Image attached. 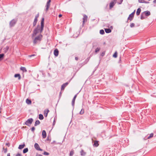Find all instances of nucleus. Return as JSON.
I'll return each instance as SVG.
<instances>
[{
    "label": "nucleus",
    "mask_w": 156,
    "mask_h": 156,
    "mask_svg": "<svg viewBox=\"0 0 156 156\" xmlns=\"http://www.w3.org/2000/svg\"><path fill=\"white\" fill-rule=\"evenodd\" d=\"M105 31L106 33H109L111 32V30L109 28H106L105 29Z\"/></svg>",
    "instance_id": "nucleus-19"
},
{
    "label": "nucleus",
    "mask_w": 156,
    "mask_h": 156,
    "mask_svg": "<svg viewBox=\"0 0 156 156\" xmlns=\"http://www.w3.org/2000/svg\"><path fill=\"white\" fill-rule=\"evenodd\" d=\"M26 102L28 105H30V104H31V101L30 100L28 99H27L26 100Z\"/></svg>",
    "instance_id": "nucleus-22"
},
{
    "label": "nucleus",
    "mask_w": 156,
    "mask_h": 156,
    "mask_svg": "<svg viewBox=\"0 0 156 156\" xmlns=\"http://www.w3.org/2000/svg\"><path fill=\"white\" fill-rule=\"evenodd\" d=\"M44 18H42L41 22V27H40V25H38L37 27L35 28L34 30L33 33L32 35V37L36 35V34L39 32V31H40V33H41L42 32L44 27Z\"/></svg>",
    "instance_id": "nucleus-1"
},
{
    "label": "nucleus",
    "mask_w": 156,
    "mask_h": 156,
    "mask_svg": "<svg viewBox=\"0 0 156 156\" xmlns=\"http://www.w3.org/2000/svg\"><path fill=\"white\" fill-rule=\"evenodd\" d=\"M69 82H66V83H64L63 84L61 87V90H63L69 84Z\"/></svg>",
    "instance_id": "nucleus-8"
},
{
    "label": "nucleus",
    "mask_w": 156,
    "mask_h": 156,
    "mask_svg": "<svg viewBox=\"0 0 156 156\" xmlns=\"http://www.w3.org/2000/svg\"><path fill=\"white\" fill-rule=\"evenodd\" d=\"M17 22V20L15 19H13L9 23V26L10 27H12L14 26L16 24Z\"/></svg>",
    "instance_id": "nucleus-4"
},
{
    "label": "nucleus",
    "mask_w": 156,
    "mask_h": 156,
    "mask_svg": "<svg viewBox=\"0 0 156 156\" xmlns=\"http://www.w3.org/2000/svg\"><path fill=\"white\" fill-rule=\"evenodd\" d=\"M40 123V122L39 120H36L35 122L34 126H36L37 125H39Z\"/></svg>",
    "instance_id": "nucleus-21"
},
{
    "label": "nucleus",
    "mask_w": 156,
    "mask_h": 156,
    "mask_svg": "<svg viewBox=\"0 0 156 156\" xmlns=\"http://www.w3.org/2000/svg\"><path fill=\"white\" fill-rule=\"evenodd\" d=\"M25 144H23L22 145H19L18 148L19 149H21L23 148H24V147H25Z\"/></svg>",
    "instance_id": "nucleus-23"
},
{
    "label": "nucleus",
    "mask_w": 156,
    "mask_h": 156,
    "mask_svg": "<svg viewBox=\"0 0 156 156\" xmlns=\"http://www.w3.org/2000/svg\"><path fill=\"white\" fill-rule=\"evenodd\" d=\"M141 11V9L140 8H138L137 9L136 12V14L137 16H138L140 14V13Z\"/></svg>",
    "instance_id": "nucleus-17"
},
{
    "label": "nucleus",
    "mask_w": 156,
    "mask_h": 156,
    "mask_svg": "<svg viewBox=\"0 0 156 156\" xmlns=\"http://www.w3.org/2000/svg\"><path fill=\"white\" fill-rule=\"evenodd\" d=\"M7 156H10V154L9 153L7 154Z\"/></svg>",
    "instance_id": "nucleus-53"
},
{
    "label": "nucleus",
    "mask_w": 156,
    "mask_h": 156,
    "mask_svg": "<svg viewBox=\"0 0 156 156\" xmlns=\"http://www.w3.org/2000/svg\"><path fill=\"white\" fill-rule=\"evenodd\" d=\"M35 128L34 127H33L31 128V131L33 132H34V130H35Z\"/></svg>",
    "instance_id": "nucleus-39"
},
{
    "label": "nucleus",
    "mask_w": 156,
    "mask_h": 156,
    "mask_svg": "<svg viewBox=\"0 0 156 156\" xmlns=\"http://www.w3.org/2000/svg\"><path fill=\"white\" fill-rule=\"evenodd\" d=\"M84 112V110L83 109H82L81 110L80 112V115H83Z\"/></svg>",
    "instance_id": "nucleus-29"
},
{
    "label": "nucleus",
    "mask_w": 156,
    "mask_h": 156,
    "mask_svg": "<svg viewBox=\"0 0 156 156\" xmlns=\"http://www.w3.org/2000/svg\"><path fill=\"white\" fill-rule=\"evenodd\" d=\"M51 2V0H48V1L47 2V3H50Z\"/></svg>",
    "instance_id": "nucleus-50"
},
{
    "label": "nucleus",
    "mask_w": 156,
    "mask_h": 156,
    "mask_svg": "<svg viewBox=\"0 0 156 156\" xmlns=\"http://www.w3.org/2000/svg\"><path fill=\"white\" fill-rule=\"evenodd\" d=\"M154 3H156V0H154L153 2Z\"/></svg>",
    "instance_id": "nucleus-52"
},
{
    "label": "nucleus",
    "mask_w": 156,
    "mask_h": 156,
    "mask_svg": "<svg viewBox=\"0 0 156 156\" xmlns=\"http://www.w3.org/2000/svg\"><path fill=\"white\" fill-rule=\"evenodd\" d=\"M135 26V24L134 23H131V24H130V27H134Z\"/></svg>",
    "instance_id": "nucleus-38"
},
{
    "label": "nucleus",
    "mask_w": 156,
    "mask_h": 156,
    "mask_svg": "<svg viewBox=\"0 0 156 156\" xmlns=\"http://www.w3.org/2000/svg\"><path fill=\"white\" fill-rule=\"evenodd\" d=\"M34 56H35V55L34 54H33V55H28V57H31Z\"/></svg>",
    "instance_id": "nucleus-43"
},
{
    "label": "nucleus",
    "mask_w": 156,
    "mask_h": 156,
    "mask_svg": "<svg viewBox=\"0 0 156 156\" xmlns=\"http://www.w3.org/2000/svg\"><path fill=\"white\" fill-rule=\"evenodd\" d=\"M3 149L4 151V153H6L7 152V148H4V147H3Z\"/></svg>",
    "instance_id": "nucleus-35"
},
{
    "label": "nucleus",
    "mask_w": 156,
    "mask_h": 156,
    "mask_svg": "<svg viewBox=\"0 0 156 156\" xmlns=\"http://www.w3.org/2000/svg\"><path fill=\"white\" fill-rule=\"evenodd\" d=\"M113 57L116 58L117 56V52H115L113 55Z\"/></svg>",
    "instance_id": "nucleus-33"
},
{
    "label": "nucleus",
    "mask_w": 156,
    "mask_h": 156,
    "mask_svg": "<svg viewBox=\"0 0 156 156\" xmlns=\"http://www.w3.org/2000/svg\"><path fill=\"white\" fill-rule=\"evenodd\" d=\"M37 23V22L34 21L33 23V25L34 27L36 25Z\"/></svg>",
    "instance_id": "nucleus-40"
},
{
    "label": "nucleus",
    "mask_w": 156,
    "mask_h": 156,
    "mask_svg": "<svg viewBox=\"0 0 156 156\" xmlns=\"http://www.w3.org/2000/svg\"><path fill=\"white\" fill-rule=\"evenodd\" d=\"M100 33L101 34H105V32L103 30H101L100 31Z\"/></svg>",
    "instance_id": "nucleus-30"
},
{
    "label": "nucleus",
    "mask_w": 156,
    "mask_h": 156,
    "mask_svg": "<svg viewBox=\"0 0 156 156\" xmlns=\"http://www.w3.org/2000/svg\"><path fill=\"white\" fill-rule=\"evenodd\" d=\"M58 49H56L54 51V55L55 56H57L58 54Z\"/></svg>",
    "instance_id": "nucleus-11"
},
{
    "label": "nucleus",
    "mask_w": 156,
    "mask_h": 156,
    "mask_svg": "<svg viewBox=\"0 0 156 156\" xmlns=\"http://www.w3.org/2000/svg\"><path fill=\"white\" fill-rule=\"evenodd\" d=\"M16 156H22V155L20 154V153H18L16 155Z\"/></svg>",
    "instance_id": "nucleus-42"
},
{
    "label": "nucleus",
    "mask_w": 156,
    "mask_h": 156,
    "mask_svg": "<svg viewBox=\"0 0 156 156\" xmlns=\"http://www.w3.org/2000/svg\"><path fill=\"white\" fill-rule=\"evenodd\" d=\"M6 48H7V49L8 50L9 48V47H7Z\"/></svg>",
    "instance_id": "nucleus-55"
},
{
    "label": "nucleus",
    "mask_w": 156,
    "mask_h": 156,
    "mask_svg": "<svg viewBox=\"0 0 156 156\" xmlns=\"http://www.w3.org/2000/svg\"><path fill=\"white\" fill-rule=\"evenodd\" d=\"M144 3H149V2H147L146 1H144Z\"/></svg>",
    "instance_id": "nucleus-48"
},
{
    "label": "nucleus",
    "mask_w": 156,
    "mask_h": 156,
    "mask_svg": "<svg viewBox=\"0 0 156 156\" xmlns=\"http://www.w3.org/2000/svg\"><path fill=\"white\" fill-rule=\"evenodd\" d=\"M87 19V16L86 15H83V26L85 22H86Z\"/></svg>",
    "instance_id": "nucleus-7"
},
{
    "label": "nucleus",
    "mask_w": 156,
    "mask_h": 156,
    "mask_svg": "<svg viewBox=\"0 0 156 156\" xmlns=\"http://www.w3.org/2000/svg\"><path fill=\"white\" fill-rule=\"evenodd\" d=\"M154 134L153 133H151V134H150L149 136L147 137V139H149L150 138L153 137V136Z\"/></svg>",
    "instance_id": "nucleus-28"
},
{
    "label": "nucleus",
    "mask_w": 156,
    "mask_h": 156,
    "mask_svg": "<svg viewBox=\"0 0 156 156\" xmlns=\"http://www.w3.org/2000/svg\"><path fill=\"white\" fill-rule=\"evenodd\" d=\"M99 145L98 141L96 140L94 141L93 145L94 147H97Z\"/></svg>",
    "instance_id": "nucleus-13"
},
{
    "label": "nucleus",
    "mask_w": 156,
    "mask_h": 156,
    "mask_svg": "<svg viewBox=\"0 0 156 156\" xmlns=\"http://www.w3.org/2000/svg\"><path fill=\"white\" fill-rule=\"evenodd\" d=\"M33 121V119L32 118H30L27 119L25 122V124L28 126H30Z\"/></svg>",
    "instance_id": "nucleus-3"
},
{
    "label": "nucleus",
    "mask_w": 156,
    "mask_h": 156,
    "mask_svg": "<svg viewBox=\"0 0 156 156\" xmlns=\"http://www.w3.org/2000/svg\"><path fill=\"white\" fill-rule=\"evenodd\" d=\"M35 148L37 150L39 151H42L43 150L40 148V146L37 143H35L34 145Z\"/></svg>",
    "instance_id": "nucleus-6"
},
{
    "label": "nucleus",
    "mask_w": 156,
    "mask_h": 156,
    "mask_svg": "<svg viewBox=\"0 0 156 156\" xmlns=\"http://www.w3.org/2000/svg\"><path fill=\"white\" fill-rule=\"evenodd\" d=\"M14 77L15 78L18 77V79L20 80L21 79V76L20 74H16L14 75Z\"/></svg>",
    "instance_id": "nucleus-15"
},
{
    "label": "nucleus",
    "mask_w": 156,
    "mask_h": 156,
    "mask_svg": "<svg viewBox=\"0 0 156 156\" xmlns=\"http://www.w3.org/2000/svg\"><path fill=\"white\" fill-rule=\"evenodd\" d=\"M135 11V10L131 14L129 15V16L128 18V20H129L130 21H131L133 20Z\"/></svg>",
    "instance_id": "nucleus-5"
},
{
    "label": "nucleus",
    "mask_w": 156,
    "mask_h": 156,
    "mask_svg": "<svg viewBox=\"0 0 156 156\" xmlns=\"http://www.w3.org/2000/svg\"><path fill=\"white\" fill-rule=\"evenodd\" d=\"M55 120H54L53 123V126H54L55 124Z\"/></svg>",
    "instance_id": "nucleus-45"
},
{
    "label": "nucleus",
    "mask_w": 156,
    "mask_h": 156,
    "mask_svg": "<svg viewBox=\"0 0 156 156\" xmlns=\"http://www.w3.org/2000/svg\"><path fill=\"white\" fill-rule=\"evenodd\" d=\"M74 150H72L70 152L69 155L70 156H72L73 155V154H74Z\"/></svg>",
    "instance_id": "nucleus-26"
},
{
    "label": "nucleus",
    "mask_w": 156,
    "mask_h": 156,
    "mask_svg": "<svg viewBox=\"0 0 156 156\" xmlns=\"http://www.w3.org/2000/svg\"><path fill=\"white\" fill-rule=\"evenodd\" d=\"M39 119L40 120H42L44 119V117L42 115L40 114L39 116Z\"/></svg>",
    "instance_id": "nucleus-24"
},
{
    "label": "nucleus",
    "mask_w": 156,
    "mask_h": 156,
    "mask_svg": "<svg viewBox=\"0 0 156 156\" xmlns=\"http://www.w3.org/2000/svg\"><path fill=\"white\" fill-rule=\"evenodd\" d=\"M28 149L27 148H25L23 151V153L24 154L26 153L28 151Z\"/></svg>",
    "instance_id": "nucleus-25"
},
{
    "label": "nucleus",
    "mask_w": 156,
    "mask_h": 156,
    "mask_svg": "<svg viewBox=\"0 0 156 156\" xmlns=\"http://www.w3.org/2000/svg\"><path fill=\"white\" fill-rule=\"evenodd\" d=\"M143 13L144 14L145 16H149L151 14L150 12V11H144Z\"/></svg>",
    "instance_id": "nucleus-10"
},
{
    "label": "nucleus",
    "mask_w": 156,
    "mask_h": 156,
    "mask_svg": "<svg viewBox=\"0 0 156 156\" xmlns=\"http://www.w3.org/2000/svg\"><path fill=\"white\" fill-rule=\"evenodd\" d=\"M39 17V14H37L35 16V18H37L38 17Z\"/></svg>",
    "instance_id": "nucleus-44"
},
{
    "label": "nucleus",
    "mask_w": 156,
    "mask_h": 156,
    "mask_svg": "<svg viewBox=\"0 0 156 156\" xmlns=\"http://www.w3.org/2000/svg\"><path fill=\"white\" fill-rule=\"evenodd\" d=\"M49 111L48 110L47 111V112H46V111H45L44 112V114L45 115V117H47L48 115V112Z\"/></svg>",
    "instance_id": "nucleus-32"
},
{
    "label": "nucleus",
    "mask_w": 156,
    "mask_h": 156,
    "mask_svg": "<svg viewBox=\"0 0 156 156\" xmlns=\"http://www.w3.org/2000/svg\"><path fill=\"white\" fill-rule=\"evenodd\" d=\"M77 94H76L74 96L73 98V99L72 101V105L73 107V108L74 107V104H75V99H76V97H77Z\"/></svg>",
    "instance_id": "nucleus-9"
},
{
    "label": "nucleus",
    "mask_w": 156,
    "mask_h": 156,
    "mask_svg": "<svg viewBox=\"0 0 156 156\" xmlns=\"http://www.w3.org/2000/svg\"><path fill=\"white\" fill-rule=\"evenodd\" d=\"M138 1L139 3H144L145 1L144 0H138Z\"/></svg>",
    "instance_id": "nucleus-36"
},
{
    "label": "nucleus",
    "mask_w": 156,
    "mask_h": 156,
    "mask_svg": "<svg viewBox=\"0 0 156 156\" xmlns=\"http://www.w3.org/2000/svg\"><path fill=\"white\" fill-rule=\"evenodd\" d=\"M80 154L82 156H84L86 154V152H84L83 150H82L80 152Z\"/></svg>",
    "instance_id": "nucleus-16"
},
{
    "label": "nucleus",
    "mask_w": 156,
    "mask_h": 156,
    "mask_svg": "<svg viewBox=\"0 0 156 156\" xmlns=\"http://www.w3.org/2000/svg\"><path fill=\"white\" fill-rule=\"evenodd\" d=\"M100 48H96V49H95V52L97 53V52H98L100 51Z\"/></svg>",
    "instance_id": "nucleus-34"
},
{
    "label": "nucleus",
    "mask_w": 156,
    "mask_h": 156,
    "mask_svg": "<svg viewBox=\"0 0 156 156\" xmlns=\"http://www.w3.org/2000/svg\"><path fill=\"white\" fill-rule=\"evenodd\" d=\"M20 69L24 72H26L27 71L26 68L25 67H20Z\"/></svg>",
    "instance_id": "nucleus-18"
},
{
    "label": "nucleus",
    "mask_w": 156,
    "mask_h": 156,
    "mask_svg": "<svg viewBox=\"0 0 156 156\" xmlns=\"http://www.w3.org/2000/svg\"><path fill=\"white\" fill-rule=\"evenodd\" d=\"M6 145L8 146V147H9L10 146V144L9 143H6Z\"/></svg>",
    "instance_id": "nucleus-47"
},
{
    "label": "nucleus",
    "mask_w": 156,
    "mask_h": 156,
    "mask_svg": "<svg viewBox=\"0 0 156 156\" xmlns=\"http://www.w3.org/2000/svg\"><path fill=\"white\" fill-rule=\"evenodd\" d=\"M50 6V3H47L46 5V11H47L48 10V9L49 8Z\"/></svg>",
    "instance_id": "nucleus-20"
},
{
    "label": "nucleus",
    "mask_w": 156,
    "mask_h": 156,
    "mask_svg": "<svg viewBox=\"0 0 156 156\" xmlns=\"http://www.w3.org/2000/svg\"><path fill=\"white\" fill-rule=\"evenodd\" d=\"M34 21H36V22H37V18H35Z\"/></svg>",
    "instance_id": "nucleus-46"
},
{
    "label": "nucleus",
    "mask_w": 156,
    "mask_h": 156,
    "mask_svg": "<svg viewBox=\"0 0 156 156\" xmlns=\"http://www.w3.org/2000/svg\"><path fill=\"white\" fill-rule=\"evenodd\" d=\"M123 1V0H120V2H118V3L119 4H121L122 3Z\"/></svg>",
    "instance_id": "nucleus-41"
},
{
    "label": "nucleus",
    "mask_w": 156,
    "mask_h": 156,
    "mask_svg": "<svg viewBox=\"0 0 156 156\" xmlns=\"http://www.w3.org/2000/svg\"><path fill=\"white\" fill-rule=\"evenodd\" d=\"M44 155H48L49 154V153L47 152H46V151H44L43 154Z\"/></svg>",
    "instance_id": "nucleus-37"
},
{
    "label": "nucleus",
    "mask_w": 156,
    "mask_h": 156,
    "mask_svg": "<svg viewBox=\"0 0 156 156\" xmlns=\"http://www.w3.org/2000/svg\"><path fill=\"white\" fill-rule=\"evenodd\" d=\"M62 16V15L60 14L58 15V17L60 18Z\"/></svg>",
    "instance_id": "nucleus-51"
},
{
    "label": "nucleus",
    "mask_w": 156,
    "mask_h": 156,
    "mask_svg": "<svg viewBox=\"0 0 156 156\" xmlns=\"http://www.w3.org/2000/svg\"><path fill=\"white\" fill-rule=\"evenodd\" d=\"M75 59L76 60H78V58L77 57H75Z\"/></svg>",
    "instance_id": "nucleus-49"
},
{
    "label": "nucleus",
    "mask_w": 156,
    "mask_h": 156,
    "mask_svg": "<svg viewBox=\"0 0 156 156\" xmlns=\"http://www.w3.org/2000/svg\"><path fill=\"white\" fill-rule=\"evenodd\" d=\"M115 3L114 2H111L109 5V8L110 9H112L115 5Z\"/></svg>",
    "instance_id": "nucleus-14"
},
{
    "label": "nucleus",
    "mask_w": 156,
    "mask_h": 156,
    "mask_svg": "<svg viewBox=\"0 0 156 156\" xmlns=\"http://www.w3.org/2000/svg\"><path fill=\"white\" fill-rule=\"evenodd\" d=\"M38 156H43L42 155L40 154H38Z\"/></svg>",
    "instance_id": "nucleus-54"
},
{
    "label": "nucleus",
    "mask_w": 156,
    "mask_h": 156,
    "mask_svg": "<svg viewBox=\"0 0 156 156\" xmlns=\"http://www.w3.org/2000/svg\"><path fill=\"white\" fill-rule=\"evenodd\" d=\"M43 37L42 35L40 34L38 36L35 37L33 39V42L34 44H36L38 43H39Z\"/></svg>",
    "instance_id": "nucleus-2"
},
{
    "label": "nucleus",
    "mask_w": 156,
    "mask_h": 156,
    "mask_svg": "<svg viewBox=\"0 0 156 156\" xmlns=\"http://www.w3.org/2000/svg\"><path fill=\"white\" fill-rule=\"evenodd\" d=\"M145 15L143 13L140 16V19L141 20H143L145 18Z\"/></svg>",
    "instance_id": "nucleus-27"
},
{
    "label": "nucleus",
    "mask_w": 156,
    "mask_h": 156,
    "mask_svg": "<svg viewBox=\"0 0 156 156\" xmlns=\"http://www.w3.org/2000/svg\"><path fill=\"white\" fill-rule=\"evenodd\" d=\"M4 55L3 54H0V59H2L3 58Z\"/></svg>",
    "instance_id": "nucleus-31"
},
{
    "label": "nucleus",
    "mask_w": 156,
    "mask_h": 156,
    "mask_svg": "<svg viewBox=\"0 0 156 156\" xmlns=\"http://www.w3.org/2000/svg\"><path fill=\"white\" fill-rule=\"evenodd\" d=\"M42 135L43 138H45L46 137V133L44 130H43L42 132Z\"/></svg>",
    "instance_id": "nucleus-12"
}]
</instances>
